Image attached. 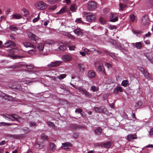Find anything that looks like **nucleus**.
I'll use <instances>...</instances> for the list:
<instances>
[{
    "instance_id": "nucleus-1",
    "label": "nucleus",
    "mask_w": 153,
    "mask_h": 153,
    "mask_svg": "<svg viewBox=\"0 0 153 153\" xmlns=\"http://www.w3.org/2000/svg\"><path fill=\"white\" fill-rule=\"evenodd\" d=\"M85 14L86 16V19L87 21L91 23L94 22L96 19L95 16L91 13L85 12Z\"/></svg>"
},
{
    "instance_id": "nucleus-2",
    "label": "nucleus",
    "mask_w": 153,
    "mask_h": 153,
    "mask_svg": "<svg viewBox=\"0 0 153 153\" xmlns=\"http://www.w3.org/2000/svg\"><path fill=\"white\" fill-rule=\"evenodd\" d=\"M35 6L38 9L44 10L46 8L47 5L42 1H40L35 3Z\"/></svg>"
},
{
    "instance_id": "nucleus-3",
    "label": "nucleus",
    "mask_w": 153,
    "mask_h": 153,
    "mask_svg": "<svg viewBox=\"0 0 153 153\" xmlns=\"http://www.w3.org/2000/svg\"><path fill=\"white\" fill-rule=\"evenodd\" d=\"M29 38L31 40V42L33 43H36L37 41L39 39V37L36 35L31 32H30L28 33Z\"/></svg>"
},
{
    "instance_id": "nucleus-4",
    "label": "nucleus",
    "mask_w": 153,
    "mask_h": 153,
    "mask_svg": "<svg viewBox=\"0 0 153 153\" xmlns=\"http://www.w3.org/2000/svg\"><path fill=\"white\" fill-rule=\"evenodd\" d=\"M4 117L7 120H10L12 121H17L19 118V117L17 115L15 114H11L10 116V117H8L6 116H4Z\"/></svg>"
},
{
    "instance_id": "nucleus-5",
    "label": "nucleus",
    "mask_w": 153,
    "mask_h": 153,
    "mask_svg": "<svg viewBox=\"0 0 153 153\" xmlns=\"http://www.w3.org/2000/svg\"><path fill=\"white\" fill-rule=\"evenodd\" d=\"M96 7V4L94 1H91L88 3V8L89 10H92Z\"/></svg>"
},
{
    "instance_id": "nucleus-6",
    "label": "nucleus",
    "mask_w": 153,
    "mask_h": 153,
    "mask_svg": "<svg viewBox=\"0 0 153 153\" xmlns=\"http://www.w3.org/2000/svg\"><path fill=\"white\" fill-rule=\"evenodd\" d=\"M144 55L149 60L151 63L153 64V54L148 52L145 53Z\"/></svg>"
},
{
    "instance_id": "nucleus-7",
    "label": "nucleus",
    "mask_w": 153,
    "mask_h": 153,
    "mask_svg": "<svg viewBox=\"0 0 153 153\" xmlns=\"http://www.w3.org/2000/svg\"><path fill=\"white\" fill-rule=\"evenodd\" d=\"M4 47L8 48L16 46V45L14 42L11 40H9L4 44Z\"/></svg>"
},
{
    "instance_id": "nucleus-8",
    "label": "nucleus",
    "mask_w": 153,
    "mask_h": 153,
    "mask_svg": "<svg viewBox=\"0 0 153 153\" xmlns=\"http://www.w3.org/2000/svg\"><path fill=\"white\" fill-rule=\"evenodd\" d=\"M149 22V20L148 16L145 15L143 16L142 20V24L143 25H146Z\"/></svg>"
},
{
    "instance_id": "nucleus-9",
    "label": "nucleus",
    "mask_w": 153,
    "mask_h": 153,
    "mask_svg": "<svg viewBox=\"0 0 153 153\" xmlns=\"http://www.w3.org/2000/svg\"><path fill=\"white\" fill-rule=\"evenodd\" d=\"M110 18L111 19L110 21L112 22H115L118 20V17H117L116 15L114 13H111Z\"/></svg>"
},
{
    "instance_id": "nucleus-10",
    "label": "nucleus",
    "mask_w": 153,
    "mask_h": 153,
    "mask_svg": "<svg viewBox=\"0 0 153 153\" xmlns=\"http://www.w3.org/2000/svg\"><path fill=\"white\" fill-rule=\"evenodd\" d=\"M62 148L64 149H69V148L68 147V146L72 147V145L69 142H66L62 144Z\"/></svg>"
},
{
    "instance_id": "nucleus-11",
    "label": "nucleus",
    "mask_w": 153,
    "mask_h": 153,
    "mask_svg": "<svg viewBox=\"0 0 153 153\" xmlns=\"http://www.w3.org/2000/svg\"><path fill=\"white\" fill-rule=\"evenodd\" d=\"M24 45L26 48L31 47L33 48H35L36 47L32 43L28 42H25L23 43Z\"/></svg>"
},
{
    "instance_id": "nucleus-12",
    "label": "nucleus",
    "mask_w": 153,
    "mask_h": 153,
    "mask_svg": "<svg viewBox=\"0 0 153 153\" xmlns=\"http://www.w3.org/2000/svg\"><path fill=\"white\" fill-rule=\"evenodd\" d=\"M147 79L149 80H151L152 79V77L151 75L147 71L143 74Z\"/></svg>"
},
{
    "instance_id": "nucleus-13",
    "label": "nucleus",
    "mask_w": 153,
    "mask_h": 153,
    "mask_svg": "<svg viewBox=\"0 0 153 153\" xmlns=\"http://www.w3.org/2000/svg\"><path fill=\"white\" fill-rule=\"evenodd\" d=\"M122 92V89L121 87L120 86H117L116 88L114 89V92L115 94H117L118 92Z\"/></svg>"
},
{
    "instance_id": "nucleus-14",
    "label": "nucleus",
    "mask_w": 153,
    "mask_h": 153,
    "mask_svg": "<svg viewBox=\"0 0 153 153\" xmlns=\"http://www.w3.org/2000/svg\"><path fill=\"white\" fill-rule=\"evenodd\" d=\"M67 10V7L66 6L64 7L58 12L56 13L57 15L62 14L64 13Z\"/></svg>"
},
{
    "instance_id": "nucleus-15",
    "label": "nucleus",
    "mask_w": 153,
    "mask_h": 153,
    "mask_svg": "<svg viewBox=\"0 0 153 153\" xmlns=\"http://www.w3.org/2000/svg\"><path fill=\"white\" fill-rule=\"evenodd\" d=\"M136 135L134 134V135L130 134H129L127 137V139L129 141H131L132 140H134L136 139Z\"/></svg>"
},
{
    "instance_id": "nucleus-16",
    "label": "nucleus",
    "mask_w": 153,
    "mask_h": 153,
    "mask_svg": "<svg viewBox=\"0 0 153 153\" xmlns=\"http://www.w3.org/2000/svg\"><path fill=\"white\" fill-rule=\"evenodd\" d=\"M95 73L93 70L90 71L88 73V77L91 78L94 77L95 76Z\"/></svg>"
},
{
    "instance_id": "nucleus-17",
    "label": "nucleus",
    "mask_w": 153,
    "mask_h": 153,
    "mask_svg": "<svg viewBox=\"0 0 153 153\" xmlns=\"http://www.w3.org/2000/svg\"><path fill=\"white\" fill-rule=\"evenodd\" d=\"M71 56L68 55L63 56L62 57V59L64 61H68L71 60Z\"/></svg>"
},
{
    "instance_id": "nucleus-18",
    "label": "nucleus",
    "mask_w": 153,
    "mask_h": 153,
    "mask_svg": "<svg viewBox=\"0 0 153 153\" xmlns=\"http://www.w3.org/2000/svg\"><path fill=\"white\" fill-rule=\"evenodd\" d=\"M70 127L74 130H76L78 128H81L80 126L75 124H72L70 125Z\"/></svg>"
},
{
    "instance_id": "nucleus-19",
    "label": "nucleus",
    "mask_w": 153,
    "mask_h": 153,
    "mask_svg": "<svg viewBox=\"0 0 153 153\" xmlns=\"http://www.w3.org/2000/svg\"><path fill=\"white\" fill-rule=\"evenodd\" d=\"M97 69L99 71H101L102 73H103L104 74L105 73L104 68L103 65L101 64L99 65Z\"/></svg>"
},
{
    "instance_id": "nucleus-20",
    "label": "nucleus",
    "mask_w": 153,
    "mask_h": 153,
    "mask_svg": "<svg viewBox=\"0 0 153 153\" xmlns=\"http://www.w3.org/2000/svg\"><path fill=\"white\" fill-rule=\"evenodd\" d=\"M94 132L96 134H100L102 133V129L101 127H99L95 129Z\"/></svg>"
},
{
    "instance_id": "nucleus-21",
    "label": "nucleus",
    "mask_w": 153,
    "mask_h": 153,
    "mask_svg": "<svg viewBox=\"0 0 153 153\" xmlns=\"http://www.w3.org/2000/svg\"><path fill=\"white\" fill-rule=\"evenodd\" d=\"M56 149V146L53 143H50V150L53 151H54Z\"/></svg>"
},
{
    "instance_id": "nucleus-22",
    "label": "nucleus",
    "mask_w": 153,
    "mask_h": 153,
    "mask_svg": "<svg viewBox=\"0 0 153 153\" xmlns=\"http://www.w3.org/2000/svg\"><path fill=\"white\" fill-rule=\"evenodd\" d=\"M12 16V19L14 18L15 19H21L22 18V16L18 14H14Z\"/></svg>"
},
{
    "instance_id": "nucleus-23",
    "label": "nucleus",
    "mask_w": 153,
    "mask_h": 153,
    "mask_svg": "<svg viewBox=\"0 0 153 153\" xmlns=\"http://www.w3.org/2000/svg\"><path fill=\"white\" fill-rule=\"evenodd\" d=\"M142 45L141 42H136L135 44V46L137 49H140L142 47Z\"/></svg>"
},
{
    "instance_id": "nucleus-24",
    "label": "nucleus",
    "mask_w": 153,
    "mask_h": 153,
    "mask_svg": "<svg viewBox=\"0 0 153 153\" xmlns=\"http://www.w3.org/2000/svg\"><path fill=\"white\" fill-rule=\"evenodd\" d=\"M105 52L107 54H108L110 56H111L112 58L116 60H117V58L115 56L114 53H111L108 51H106Z\"/></svg>"
},
{
    "instance_id": "nucleus-25",
    "label": "nucleus",
    "mask_w": 153,
    "mask_h": 153,
    "mask_svg": "<svg viewBox=\"0 0 153 153\" xmlns=\"http://www.w3.org/2000/svg\"><path fill=\"white\" fill-rule=\"evenodd\" d=\"M4 94V96H3V97L7 100L10 101H13L14 100V99L12 97L9 96L6 94Z\"/></svg>"
},
{
    "instance_id": "nucleus-26",
    "label": "nucleus",
    "mask_w": 153,
    "mask_h": 153,
    "mask_svg": "<svg viewBox=\"0 0 153 153\" xmlns=\"http://www.w3.org/2000/svg\"><path fill=\"white\" fill-rule=\"evenodd\" d=\"M78 66L79 71H85V67L84 65L80 64H78Z\"/></svg>"
},
{
    "instance_id": "nucleus-27",
    "label": "nucleus",
    "mask_w": 153,
    "mask_h": 153,
    "mask_svg": "<svg viewBox=\"0 0 153 153\" xmlns=\"http://www.w3.org/2000/svg\"><path fill=\"white\" fill-rule=\"evenodd\" d=\"M47 125L52 127V128H53L54 130H56V126L55 124L53 122L51 121H48L47 122Z\"/></svg>"
},
{
    "instance_id": "nucleus-28",
    "label": "nucleus",
    "mask_w": 153,
    "mask_h": 153,
    "mask_svg": "<svg viewBox=\"0 0 153 153\" xmlns=\"http://www.w3.org/2000/svg\"><path fill=\"white\" fill-rule=\"evenodd\" d=\"M62 61H56L53 62V65L54 67H56L59 66L62 63Z\"/></svg>"
},
{
    "instance_id": "nucleus-29",
    "label": "nucleus",
    "mask_w": 153,
    "mask_h": 153,
    "mask_svg": "<svg viewBox=\"0 0 153 153\" xmlns=\"http://www.w3.org/2000/svg\"><path fill=\"white\" fill-rule=\"evenodd\" d=\"M103 146L104 147L108 148L111 146V143L109 142H107L106 143L103 144Z\"/></svg>"
},
{
    "instance_id": "nucleus-30",
    "label": "nucleus",
    "mask_w": 153,
    "mask_h": 153,
    "mask_svg": "<svg viewBox=\"0 0 153 153\" xmlns=\"http://www.w3.org/2000/svg\"><path fill=\"white\" fill-rule=\"evenodd\" d=\"M130 19L132 22H134L136 20V16L134 14H131L130 15Z\"/></svg>"
},
{
    "instance_id": "nucleus-31",
    "label": "nucleus",
    "mask_w": 153,
    "mask_h": 153,
    "mask_svg": "<svg viewBox=\"0 0 153 153\" xmlns=\"http://www.w3.org/2000/svg\"><path fill=\"white\" fill-rule=\"evenodd\" d=\"M38 49L39 51H42L44 48V44L43 43H40L37 46Z\"/></svg>"
},
{
    "instance_id": "nucleus-32",
    "label": "nucleus",
    "mask_w": 153,
    "mask_h": 153,
    "mask_svg": "<svg viewBox=\"0 0 153 153\" xmlns=\"http://www.w3.org/2000/svg\"><path fill=\"white\" fill-rule=\"evenodd\" d=\"M77 8V6L75 4H73L70 7V10L73 12H75Z\"/></svg>"
},
{
    "instance_id": "nucleus-33",
    "label": "nucleus",
    "mask_w": 153,
    "mask_h": 153,
    "mask_svg": "<svg viewBox=\"0 0 153 153\" xmlns=\"http://www.w3.org/2000/svg\"><path fill=\"white\" fill-rule=\"evenodd\" d=\"M13 137L16 139H19L23 137V134H14L13 135Z\"/></svg>"
},
{
    "instance_id": "nucleus-34",
    "label": "nucleus",
    "mask_w": 153,
    "mask_h": 153,
    "mask_svg": "<svg viewBox=\"0 0 153 153\" xmlns=\"http://www.w3.org/2000/svg\"><path fill=\"white\" fill-rule=\"evenodd\" d=\"M66 48V47L65 45H61L59 48V49L60 51H65Z\"/></svg>"
},
{
    "instance_id": "nucleus-35",
    "label": "nucleus",
    "mask_w": 153,
    "mask_h": 153,
    "mask_svg": "<svg viewBox=\"0 0 153 153\" xmlns=\"http://www.w3.org/2000/svg\"><path fill=\"white\" fill-rule=\"evenodd\" d=\"M83 94H84L86 96L88 97L89 96V94L88 92L85 89H82V90Z\"/></svg>"
},
{
    "instance_id": "nucleus-36",
    "label": "nucleus",
    "mask_w": 153,
    "mask_h": 153,
    "mask_svg": "<svg viewBox=\"0 0 153 153\" xmlns=\"http://www.w3.org/2000/svg\"><path fill=\"white\" fill-rule=\"evenodd\" d=\"M127 7V5L126 4H123L121 3L120 4V8L122 10H123V9Z\"/></svg>"
},
{
    "instance_id": "nucleus-37",
    "label": "nucleus",
    "mask_w": 153,
    "mask_h": 153,
    "mask_svg": "<svg viewBox=\"0 0 153 153\" xmlns=\"http://www.w3.org/2000/svg\"><path fill=\"white\" fill-rule=\"evenodd\" d=\"M26 66L27 69H33L34 68L33 65L32 64L26 65Z\"/></svg>"
},
{
    "instance_id": "nucleus-38",
    "label": "nucleus",
    "mask_w": 153,
    "mask_h": 153,
    "mask_svg": "<svg viewBox=\"0 0 153 153\" xmlns=\"http://www.w3.org/2000/svg\"><path fill=\"white\" fill-rule=\"evenodd\" d=\"M22 10L25 14L24 16L25 17H27V15L28 14L29 12L28 10L25 8H23L22 9Z\"/></svg>"
},
{
    "instance_id": "nucleus-39",
    "label": "nucleus",
    "mask_w": 153,
    "mask_h": 153,
    "mask_svg": "<svg viewBox=\"0 0 153 153\" xmlns=\"http://www.w3.org/2000/svg\"><path fill=\"white\" fill-rule=\"evenodd\" d=\"M99 21L100 23L103 25L105 24L106 23V21L102 17H100L99 19Z\"/></svg>"
},
{
    "instance_id": "nucleus-40",
    "label": "nucleus",
    "mask_w": 153,
    "mask_h": 153,
    "mask_svg": "<svg viewBox=\"0 0 153 153\" xmlns=\"http://www.w3.org/2000/svg\"><path fill=\"white\" fill-rule=\"evenodd\" d=\"M128 81L127 80H123L121 83V85L122 86L124 87H126L128 84Z\"/></svg>"
},
{
    "instance_id": "nucleus-41",
    "label": "nucleus",
    "mask_w": 153,
    "mask_h": 153,
    "mask_svg": "<svg viewBox=\"0 0 153 153\" xmlns=\"http://www.w3.org/2000/svg\"><path fill=\"white\" fill-rule=\"evenodd\" d=\"M64 34V35L67 36L71 39H72L73 37V36L68 32H65Z\"/></svg>"
},
{
    "instance_id": "nucleus-42",
    "label": "nucleus",
    "mask_w": 153,
    "mask_h": 153,
    "mask_svg": "<svg viewBox=\"0 0 153 153\" xmlns=\"http://www.w3.org/2000/svg\"><path fill=\"white\" fill-rule=\"evenodd\" d=\"M74 33L77 35H79L81 33V31L79 29H75L74 31Z\"/></svg>"
},
{
    "instance_id": "nucleus-43",
    "label": "nucleus",
    "mask_w": 153,
    "mask_h": 153,
    "mask_svg": "<svg viewBox=\"0 0 153 153\" xmlns=\"http://www.w3.org/2000/svg\"><path fill=\"white\" fill-rule=\"evenodd\" d=\"M91 90L93 92L97 91L98 90V88L94 86H92L91 87Z\"/></svg>"
},
{
    "instance_id": "nucleus-44",
    "label": "nucleus",
    "mask_w": 153,
    "mask_h": 153,
    "mask_svg": "<svg viewBox=\"0 0 153 153\" xmlns=\"http://www.w3.org/2000/svg\"><path fill=\"white\" fill-rule=\"evenodd\" d=\"M138 68L140 71H141L142 73L143 74L146 71L144 68L142 67H138Z\"/></svg>"
},
{
    "instance_id": "nucleus-45",
    "label": "nucleus",
    "mask_w": 153,
    "mask_h": 153,
    "mask_svg": "<svg viewBox=\"0 0 153 153\" xmlns=\"http://www.w3.org/2000/svg\"><path fill=\"white\" fill-rule=\"evenodd\" d=\"M22 130L26 134L28 133L30 131L29 128L27 127L25 128H24L22 129Z\"/></svg>"
},
{
    "instance_id": "nucleus-46",
    "label": "nucleus",
    "mask_w": 153,
    "mask_h": 153,
    "mask_svg": "<svg viewBox=\"0 0 153 153\" xmlns=\"http://www.w3.org/2000/svg\"><path fill=\"white\" fill-rule=\"evenodd\" d=\"M66 76V75L65 74H62L60 75L59 76L58 78L59 79H64L65 78Z\"/></svg>"
},
{
    "instance_id": "nucleus-47",
    "label": "nucleus",
    "mask_w": 153,
    "mask_h": 153,
    "mask_svg": "<svg viewBox=\"0 0 153 153\" xmlns=\"http://www.w3.org/2000/svg\"><path fill=\"white\" fill-rule=\"evenodd\" d=\"M7 125L8 126H11L12 125L11 123H5L4 122H1L0 123V126L1 125Z\"/></svg>"
},
{
    "instance_id": "nucleus-48",
    "label": "nucleus",
    "mask_w": 153,
    "mask_h": 153,
    "mask_svg": "<svg viewBox=\"0 0 153 153\" xmlns=\"http://www.w3.org/2000/svg\"><path fill=\"white\" fill-rule=\"evenodd\" d=\"M39 19V14L38 15V16L37 18H35L33 20V22L34 23L36 22H37Z\"/></svg>"
},
{
    "instance_id": "nucleus-49",
    "label": "nucleus",
    "mask_w": 153,
    "mask_h": 153,
    "mask_svg": "<svg viewBox=\"0 0 153 153\" xmlns=\"http://www.w3.org/2000/svg\"><path fill=\"white\" fill-rule=\"evenodd\" d=\"M82 111V109L80 108H78L75 110V112L76 113H81Z\"/></svg>"
},
{
    "instance_id": "nucleus-50",
    "label": "nucleus",
    "mask_w": 153,
    "mask_h": 153,
    "mask_svg": "<svg viewBox=\"0 0 153 153\" xmlns=\"http://www.w3.org/2000/svg\"><path fill=\"white\" fill-rule=\"evenodd\" d=\"M57 8V5H54L53 6H51L49 8V9L53 10Z\"/></svg>"
},
{
    "instance_id": "nucleus-51",
    "label": "nucleus",
    "mask_w": 153,
    "mask_h": 153,
    "mask_svg": "<svg viewBox=\"0 0 153 153\" xmlns=\"http://www.w3.org/2000/svg\"><path fill=\"white\" fill-rule=\"evenodd\" d=\"M143 103L141 101L138 102L135 105L136 107L140 106H141L142 105Z\"/></svg>"
},
{
    "instance_id": "nucleus-52",
    "label": "nucleus",
    "mask_w": 153,
    "mask_h": 153,
    "mask_svg": "<svg viewBox=\"0 0 153 153\" xmlns=\"http://www.w3.org/2000/svg\"><path fill=\"white\" fill-rule=\"evenodd\" d=\"M105 66L107 67L108 68L111 67V65L108 63H106L105 64Z\"/></svg>"
},
{
    "instance_id": "nucleus-53",
    "label": "nucleus",
    "mask_w": 153,
    "mask_h": 153,
    "mask_svg": "<svg viewBox=\"0 0 153 153\" xmlns=\"http://www.w3.org/2000/svg\"><path fill=\"white\" fill-rule=\"evenodd\" d=\"M10 29L12 31H15L18 29L16 27H13V26H11Z\"/></svg>"
},
{
    "instance_id": "nucleus-54",
    "label": "nucleus",
    "mask_w": 153,
    "mask_h": 153,
    "mask_svg": "<svg viewBox=\"0 0 153 153\" xmlns=\"http://www.w3.org/2000/svg\"><path fill=\"white\" fill-rule=\"evenodd\" d=\"M69 49L70 51H73L74 50L75 48V47L74 46H69Z\"/></svg>"
},
{
    "instance_id": "nucleus-55",
    "label": "nucleus",
    "mask_w": 153,
    "mask_h": 153,
    "mask_svg": "<svg viewBox=\"0 0 153 153\" xmlns=\"http://www.w3.org/2000/svg\"><path fill=\"white\" fill-rule=\"evenodd\" d=\"M19 67V66L17 65H11L10 66V68L14 69L16 68H18Z\"/></svg>"
},
{
    "instance_id": "nucleus-56",
    "label": "nucleus",
    "mask_w": 153,
    "mask_h": 153,
    "mask_svg": "<svg viewBox=\"0 0 153 153\" xmlns=\"http://www.w3.org/2000/svg\"><path fill=\"white\" fill-rule=\"evenodd\" d=\"M79 135V134L78 133H74L73 135V137L74 138H77Z\"/></svg>"
},
{
    "instance_id": "nucleus-57",
    "label": "nucleus",
    "mask_w": 153,
    "mask_h": 153,
    "mask_svg": "<svg viewBox=\"0 0 153 153\" xmlns=\"http://www.w3.org/2000/svg\"><path fill=\"white\" fill-rule=\"evenodd\" d=\"M84 51L85 52H86V54H89L90 53V52L89 50L86 48H85L84 49Z\"/></svg>"
},
{
    "instance_id": "nucleus-58",
    "label": "nucleus",
    "mask_w": 153,
    "mask_h": 153,
    "mask_svg": "<svg viewBox=\"0 0 153 153\" xmlns=\"http://www.w3.org/2000/svg\"><path fill=\"white\" fill-rule=\"evenodd\" d=\"M151 34L149 32L147 34H146L145 35V36L144 38V39L145 37H150L151 36Z\"/></svg>"
},
{
    "instance_id": "nucleus-59",
    "label": "nucleus",
    "mask_w": 153,
    "mask_h": 153,
    "mask_svg": "<svg viewBox=\"0 0 153 153\" xmlns=\"http://www.w3.org/2000/svg\"><path fill=\"white\" fill-rule=\"evenodd\" d=\"M36 124V123L33 122H31L30 123V125L31 127H32L33 126H35Z\"/></svg>"
},
{
    "instance_id": "nucleus-60",
    "label": "nucleus",
    "mask_w": 153,
    "mask_h": 153,
    "mask_svg": "<svg viewBox=\"0 0 153 153\" xmlns=\"http://www.w3.org/2000/svg\"><path fill=\"white\" fill-rule=\"evenodd\" d=\"M76 22L78 23H80L81 22H82L81 20V18L76 19Z\"/></svg>"
},
{
    "instance_id": "nucleus-61",
    "label": "nucleus",
    "mask_w": 153,
    "mask_h": 153,
    "mask_svg": "<svg viewBox=\"0 0 153 153\" xmlns=\"http://www.w3.org/2000/svg\"><path fill=\"white\" fill-rule=\"evenodd\" d=\"M116 26L114 25H110V28L111 30L116 29Z\"/></svg>"
},
{
    "instance_id": "nucleus-62",
    "label": "nucleus",
    "mask_w": 153,
    "mask_h": 153,
    "mask_svg": "<svg viewBox=\"0 0 153 153\" xmlns=\"http://www.w3.org/2000/svg\"><path fill=\"white\" fill-rule=\"evenodd\" d=\"M146 148H152L153 149V145L152 144H149L146 146L145 147Z\"/></svg>"
},
{
    "instance_id": "nucleus-63",
    "label": "nucleus",
    "mask_w": 153,
    "mask_h": 153,
    "mask_svg": "<svg viewBox=\"0 0 153 153\" xmlns=\"http://www.w3.org/2000/svg\"><path fill=\"white\" fill-rule=\"evenodd\" d=\"M79 53L82 56H85V53L84 52L80 51Z\"/></svg>"
},
{
    "instance_id": "nucleus-64",
    "label": "nucleus",
    "mask_w": 153,
    "mask_h": 153,
    "mask_svg": "<svg viewBox=\"0 0 153 153\" xmlns=\"http://www.w3.org/2000/svg\"><path fill=\"white\" fill-rule=\"evenodd\" d=\"M153 128H151L149 131V134L150 135H153Z\"/></svg>"
}]
</instances>
